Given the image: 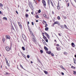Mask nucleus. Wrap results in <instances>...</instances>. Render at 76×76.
<instances>
[{
	"label": "nucleus",
	"instance_id": "obj_1",
	"mask_svg": "<svg viewBox=\"0 0 76 76\" xmlns=\"http://www.w3.org/2000/svg\"><path fill=\"white\" fill-rule=\"evenodd\" d=\"M32 38L33 39H32V40H33L34 41V42H35V41H36V40H35V36L33 35V34H32Z\"/></svg>",
	"mask_w": 76,
	"mask_h": 76
},
{
	"label": "nucleus",
	"instance_id": "obj_2",
	"mask_svg": "<svg viewBox=\"0 0 76 76\" xmlns=\"http://www.w3.org/2000/svg\"><path fill=\"white\" fill-rule=\"evenodd\" d=\"M42 2L44 6V7H45V6H46V2H45V1L44 0H43L42 1Z\"/></svg>",
	"mask_w": 76,
	"mask_h": 76
},
{
	"label": "nucleus",
	"instance_id": "obj_3",
	"mask_svg": "<svg viewBox=\"0 0 76 76\" xmlns=\"http://www.w3.org/2000/svg\"><path fill=\"white\" fill-rule=\"evenodd\" d=\"M45 33L46 37H47V38H48V39H50V37L48 34L45 32Z\"/></svg>",
	"mask_w": 76,
	"mask_h": 76
},
{
	"label": "nucleus",
	"instance_id": "obj_4",
	"mask_svg": "<svg viewBox=\"0 0 76 76\" xmlns=\"http://www.w3.org/2000/svg\"><path fill=\"white\" fill-rule=\"evenodd\" d=\"M6 62L7 63V65L8 66H10L9 64V63H8V61H7V58H5Z\"/></svg>",
	"mask_w": 76,
	"mask_h": 76
},
{
	"label": "nucleus",
	"instance_id": "obj_5",
	"mask_svg": "<svg viewBox=\"0 0 76 76\" xmlns=\"http://www.w3.org/2000/svg\"><path fill=\"white\" fill-rule=\"evenodd\" d=\"M22 37L24 40H26V36H25V35H22Z\"/></svg>",
	"mask_w": 76,
	"mask_h": 76
},
{
	"label": "nucleus",
	"instance_id": "obj_6",
	"mask_svg": "<svg viewBox=\"0 0 76 76\" xmlns=\"http://www.w3.org/2000/svg\"><path fill=\"white\" fill-rule=\"evenodd\" d=\"M6 39H10V37L9 35H7L6 36Z\"/></svg>",
	"mask_w": 76,
	"mask_h": 76
},
{
	"label": "nucleus",
	"instance_id": "obj_7",
	"mask_svg": "<svg viewBox=\"0 0 76 76\" xmlns=\"http://www.w3.org/2000/svg\"><path fill=\"white\" fill-rule=\"evenodd\" d=\"M6 50L7 51H9V50H10V48L9 47H6Z\"/></svg>",
	"mask_w": 76,
	"mask_h": 76
},
{
	"label": "nucleus",
	"instance_id": "obj_8",
	"mask_svg": "<svg viewBox=\"0 0 76 76\" xmlns=\"http://www.w3.org/2000/svg\"><path fill=\"white\" fill-rule=\"evenodd\" d=\"M55 24H58V25H60V23H59V22L58 21H56L53 24V25H55Z\"/></svg>",
	"mask_w": 76,
	"mask_h": 76
},
{
	"label": "nucleus",
	"instance_id": "obj_9",
	"mask_svg": "<svg viewBox=\"0 0 76 76\" xmlns=\"http://www.w3.org/2000/svg\"><path fill=\"white\" fill-rule=\"evenodd\" d=\"M28 4L30 8H31L32 7V5H31V2H30V1H28Z\"/></svg>",
	"mask_w": 76,
	"mask_h": 76
},
{
	"label": "nucleus",
	"instance_id": "obj_10",
	"mask_svg": "<svg viewBox=\"0 0 76 76\" xmlns=\"http://www.w3.org/2000/svg\"><path fill=\"white\" fill-rule=\"evenodd\" d=\"M60 8V5H59V4H58V6H57V9H58V10H59Z\"/></svg>",
	"mask_w": 76,
	"mask_h": 76
},
{
	"label": "nucleus",
	"instance_id": "obj_11",
	"mask_svg": "<svg viewBox=\"0 0 76 76\" xmlns=\"http://www.w3.org/2000/svg\"><path fill=\"white\" fill-rule=\"evenodd\" d=\"M42 36L43 37V38L44 39H45V40L46 39H47V37L45 36L44 35H43Z\"/></svg>",
	"mask_w": 76,
	"mask_h": 76
},
{
	"label": "nucleus",
	"instance_id": "obj_12",
	"mask_svg": "<svg viewBox=\"0 0 76 76\" xmlns=\"http://www.w3.org/2000/svg\"><path fill=\"white\" fill-rule=\"evenodd\" d=\"M46 53L48 54H50L51 53V52L50 51H47L46 52Z\"/></svg>",
	"mask_w": 76,
	"mask_h": 76
},
{
	"label": "nucleus",
	"instance_id": "obj_13",
	"mask_svg": "<svg viewBox=\"0 0 76 76\" xmlns=\"http://www.w3.org/2000/svg\"><path fill=\"white\" fill-rule=\"evenodd\" d=\"M21 53L22 56H23V57H24V58H26V56H25L23 53H22V52H21Z\"/></svg>",
	"mask_w": 76,
	"mask_h": 76
},
{
	"label": "nucleus",
	"instance_id": "obj_14",
	"mask_svg": "<svg viewBox=\"0 0 76 76\" xmlns=\"http://www.w3.org/2000/svg\"><path fill=\"white\" fill-rule=\"evenodd\" d=\"M43 16L45 18H47V15L45 14H43Z\"/></svg>",
	"mask_w": 76,
	"mask_h": 76
},
{
	"label": "nucleus",
	"instance_id": "obj_15",
	"mask_svg": "<svg viewBox=\"0 0 76 76\" xmlns=\"http://www.w3.org/2000/svg\"><path fill=\"white\" fill-rule=\"evenodd\" d=\"M71 45L72 47H75V44H74V43L73 42L72 43Z\"/></svg>",
	"mask_w": 76,
	"mask_h": 76
},
{
	"label": "nucleus",
	"instance_id": "obj_16",
	"mask_svg": "<svg viewBox=\"0 0 76 76\" xmlns=\"http://www.w3.org/2000/svg\"><path fill=\"white\" fill-rule=\"evenodd\" d=\"M60 67L62 69H63V70H66V69L64 68V67H63V66L62 65L60 66Z\"/></svg>",
	"mask_w": 76,
	"mask_h": 76
},
{
	"label": "nucleus",
	"instance_id": "obj_17",
	"mask_svg": "<svg viewBox=\"0 0 76 76\" xmlns=\"http://www.w3.org/2000/svg\"><path fill=\"white\" fill-rule=\"evenodd\" d=\"M56 49H57V51H60V50H61V49H60V48H58V47H56Z\"/></svg>",
	"mask_w": 76,
	"mask_h": 76
},
{
	"label": "nucleus",
	"instance_id": "obj_18",
	"mask_svg": "<svg viewBox=\"0 0 76 76\" xmlns=\"http://www.w3.org/2000/svg\"><path fill=\"white\" fill-rule=\"evenodd\" d=\"M50 3L51 5L53 7H54V5L53 4V2H52V1H51V0H50Z\"/></svg>",
	"mask_w": 76,
	"mask_h": 76
},
{
	"label": "nucleus",
	"instance_id": "obj_19",
	"mask_svg": "<svg viewBox=\"0 0 76 76\" xmlns=\"http://www.w3.org/2000/svg\"><path fill=\"white\" fill-rule=\"evenodd\" d=\"M3 19L4 20H7V18L5 17L3 18Z\"/></svg>",
	"mask_w": 76,
	"mask_h": 76
},
{
	"label": "nucleus",
	"instance_id": "obj_20",
	"mask_svg": "<svg viewBox=\"0 0 76 76\" xmlns=\"http://www.w3.org/2000/svg\"><path fill=\"white\" fill-rule=\"evenodd\" d=\"M64 27H65V28H66V29H68V28H67V26H66V25L65 24L64 25Z\"/></svg>",
	"mask_w": 76,
	"mask_h": 76
},
{
	"label": "nucleus",
	"instance_id": "obj_21",
	"mask_svg": "<svg viewBox=\"0 0 76 76\" xmlns=\"http://www.w3.org/2000/svg\"><path fill=\"white\" fill-rule=\"evenodd\" d=\"M48 4L49 5H50V0H48Z\"/></svg>",
	"mask_w": 76,
	"mask_h": 76
},
{
	"label": "nucleus",
	"instance_id": "obj_22",
	"mask_svg": "<svg viewBox=\"0 0 76 76\" xmlns=\"http://www.w3.org/2000/svg\"><path fill=\"white\" fill-rule=\"evenodd\" d=\"M20 67L21 68H22V69H24V70H26L24 68H23V66H22V65H21V64H20Z\"/></svg>",
	"mask_w": 76,
	"mask_h": 76
},
{
	"label": "nucleus",
	"instance_id": "obj_23",
	"mask_svg": "<svg viewBox=\"0 0 76 76\" xmlns=\"http://www.w3.org/2000/svg\"><path fill=\"white\" fill-rule=\"evenodd\" d=\"M45 23H47V22L46 21L44 20H43L42 22V23H43V24H44V25H45V24H44Z\"/></svg>",
	"mask_w": 76,
	"mask_h": 76
},
{
	"label": "nucleus",
	"instance_id": "obj_24",
	"mask_svg": "<svg viewBox=\"0 0 76 76\" xmlns=\"http://www.w3.org/2000/svg\"><path fill=\"white\" fill-rule=\"evenodd\" d=\"M42 41L43 44H45V45H46V43L45 42V41H44V40H43Z\"/></svg>",
	"mask_w": 76,
	"mask_h": 76
},
{
	"label": "nucleus",
	"instance_id": "obj_25",
	"mask_svg": "<svg viewBox=\"0 0 76 76\" xmlns=\"http://www.w3.org/2000/svg\"><path fill=\"white\" fill-rule=\"evenodd\" d=\"M44 72L45 74H46V75H47V74L48 73V72L45 71H44Z\"/></svg>",
	"mask_w": 76,
	"mask_h": 76
},
{
	"label": "nucleus",
	"instance_id": "obj_26",
	"mask_svg": "<svg viewBox=\"0 0 76 76\" xmlns=\"http://www.w3.org/2000/svg\"><path fill=\"white\" fill-rule=\"evenodd\" d=\"M45 31H48V27H46L45 28Z\"/></svg>",
	"mask_w": 76,
	"mask_h": 76
},
{
	"label": "nucleus",
	"instance_id": "obj_27",
	"mask_svg": "<svg viewBox=\"0 0 76 76\" xmlns=\"http://www.w3.org/2000/svg\"><path fill=\"white\" fill-rule=\"evenodd\" d=\"M74 64H76V61L75 60V59H74Z\"/></svg>",
	"mask_w": 76,
	"mask_h": 76
},
{
	"label": "nucleus",
	"instance_id": "obj_28",
	"mask_svg": "<svg viewBox=\"0 0 76 76\" xmlns=\"http://www.w3.org/2000/svg\"><path fill=\"white\" fill-rule=\"evenodd\" d=\"M19 26L20 29H22V25L21 24L20 25H19Z\"/></svg>",
	"mask_w": 76,
	"mask_h": 76
},
{
	"label": "nucleus",
	"instance_id": "obj_29",
	"mask_svg": "<svg viewBox=\"0 0 76 76\" xmlns=\"http://www.w3.org/2000/svg\"><path fill=\"white\" fill-rule=\"evenodd\" d=\"M58 20H60V17L59 16H58L57 17Z\"/></svg>",
	"mask_w": 76,
	"mask_h": 76
},
{
	"label": "nucleus",
	"instance_id": "obj_30",
	"mask_svg": "<svg viewBox=\"0 0 76 76\" xmlns=\"http://www.w3.org/2000/svg\"><path fill=\"white\" fill-rule=\"evenodd\" d=\"M44 49L45 50H46V51H48V49H47V48L46 47H45Z\"/></svg>",
	"mask_w": 76,
	"mask_h": 76
},
{
	"label": "nucleus",
	"instance_id": "obj_31",
	"mask_svg": "<svg viewBox=\"0 0 76 76\" xmlns=\"http://www.w3.org/2000/svg\"><path fill=\"white\" fill-rule=\"evenodd\" d=\"M22 49H23V51H25V48L24 47H22Z\"/></svg>",
	"mask_w": 76,
	"mask_h": 76
},
{
	"label": "nucleus",
	"instance_id": "obj_32",
	"mask_svg": "<svg viewBox=\"0 0 76 76\" xmlns=\"http://www.w3.org/2000/svg\"><path fill=\"white\" fill-rule=\"evenodd\" d=\"M3 5L1 3L0 4V7H3Z\"/></svg>",
	"mask_w": 76,
	"mask_h": 76
},
{
	"label": "nucleus",
	"instance_id": "obj_33",
	"mask_svg": "<svg viewBox=\"0 0 76 76\" xmlns=\"http://www.w3.org/2000/svg\"><path fill=\"white\" fill-rule=\"evenodd\" d=\"M73 72L74 73H73V74H74V75H76V71H74Z\"/></svg>",
	"mask_w": 76,
	"mask_h": 76
},
{
	"label": "nucleus",
	"instance_id": "obj_34",
	"mask_svg": "<svg viewBox=\"0 0 76 76\" xmlns=\"http://www.w3.org/2000/svg\"><path fill=\"white\" fill-rule=\"evenodd\" d=\"M3 42H4L5 41V38H3L2 39Z\"/></svg>",
	"mask_w": 76,
	"mask_h": 76
},
{
	"label": "nucleus",
	"instance_id": "obj_35",
	"mask_svg": "<svg viewBox=\"0 0 76 76\" xmlns=\"http://www.w3.org/2000/svg\"><path fill=\"white\" fill-rule=\"evenodd\" d=\"M25 16L26 18H28V14H26Z\"/></svg>",
	"mask_w": 76,
	"mask_h": 76
},
{
	"label": "nucleus",
	"instance_id": "obj_36",
	"mask_svg": "<svg viewBox=\"0 0 76 76\" xmlns=\"http://www.w3.org/2000/svg\"><path fill=\"white\" fill-rule=\"evenodd\" d=\"M27 57L28 58H29V57H30V56H29V55H27Z\"/></svg>",
	"mask_w": 76,
	"mask_h": 76
},
{
	"label": "nucleus",
	"instance_id": "obj_37",
	"mask_svg": "<svg viewBox=\"0 0 76 76\" xmlns=\"http://www.w3.org/2000/svg\"><path fill=\"white\" fill-rule=\"evenodd\" d=\"M47 26H48V24L47 23H46L45 26V28H46V27H47Z\"/></svg>",
	"mask_w": 76,
	"mask_h": 76
},
{
	"label": "nucleus",
	"instance_id": "obj_38",
	"mask_svg": "<svg viewBox=\"0 0 76 76\" xmlns=\"http://www.w3.org/2000/svg\"><path fill=\"white\" fill-rule=\"evenodd\" d=\"M36 18H39V16L38 15H37L35 16Z\"/></svg>",
	"mask_w": 76,
	"mask_h": 76
},
{
	"label": "nucleus",
	"instance_id": "obj_39",
	"mask_svg": "<svg viewBox=\"0 0 76 76\" xmlns=\"http://www.w3.org/2000/svg\"><path fill=\"white\" fill-rule=\"evenodd\" d=\"M64 54H65L66 55L67 54V53L66 52H64Z\"/></svg>",
	"mask_w": 76,
	"mask_h": 76
},
{
	"label": "nucleus",
	"instance_id": "obj_40",
	"mask_svg": "<svg viewBox=\"0 0 76 76\" xmlns=\"http://www.w3.org/2000/svg\"><path fill=\"white\" fill-rule=\"evenodd\" d=\"M18 22L19 25H21V23H20V22H19L18 21Z\"/></svg>",
	"mask_w": 76,
	"mask_h": 76
},
{
	"label": "nucleus",
	"instance_id": "obj_41",
	"mask_svg": "<svg viewBox=\"0 0 76 76\" xmlns=\"http://www.w3.org/2000/svg\"><path fill=\"white\" fill-rule=\"evenodd\" d=\"M41 10H39L38 11V13H41Z\"/></svg>",
	"mask_w": 76,
	"mask_h": 76
},
{
	"label": "nucleus",
	"instance_id": "obj_42",
	"mask_svg": "<svg viewBox=\"0 0 76 76\" xmlns=\"http://www.w3.org/2000/svg\"><path fill=\"white\" fill-rule=\"evenodd\" d=\"M46 42H48V39H47L45 40Z\"/></svg>",
	"mask_w": 76,
	"mask_h": 76
},
{
	"label": "nucleus",
	"instance_id": "obj_43",
	"mask_svg": "<svg viewBox=\"0 0 76 76\" xmlns=\"http://www.w3.org/2000/svg\"><path fill=\"white\" fill-rule=\"evenodd\" d=\"M51 55L52 56H54V54L52 53L51 54Z\"/></svg>",
	"mask_w": 76,
	"mask_h": 76
},
{
	"label": "nucleus",
	"instance_id": "obj_44",
	"mask_svg": "<svg viewBox=\"0 0 76 76\" xmlns=\"http://www.w3.org/2000/svg\"><path fill=\"white\" fill-rule=\"evenodd\" d=\"M40 52H41V53H43V51H42V50H40Z\"/></svg>",
	"mask_w": 76,
	"mask_h": 76
},
{
	"label": "nucleus",
	"instance_id": "obj_45",
	"mask_svg": "<svg viewBox=\"0 0 76 76\" xmlns=\"http://www.w3.org/2000/svg\"><path fill=\"white\" fill-rule=\"evenodd\" d=\"M56 46H57V47H59V44H58L56 45Z\"/></svg>",
	"mask_w": 76,
	"mask_h": 76
},
{
	"label": "nucleus",
	"instance_id": "obj_46",
	"mask_svg": "<svg viewBox=\"0 0 76 76\" xmlns=\"http://www.w3.org/2000/svg\"><path fill=\"white\" fill-rule=\"evenodd\" d=\"M5 68L6 69H7V66H5Z\"/></svg>",
	"mask_w": 76,
	"mask_h": 76
},
{
	"label": "nucleus",
	"instance_id": "obj_47",
	"mask_svg": "<svg viewBox=\"0 0 76 76\" xmlns=\"http://www.w3.org/2000/svg\"><path fill=\"white\" fill-rule=\"evenodd\" d=\"M64 18L65 19H66V18H66V17H64Z\"/></svg>",
	"mask_w": 76,
	"mask_h": 76
},
{
	"label": "nucleus",
	"instance_id": "obj_48",
	"mask_svg": "<svg viewBox=\"0 0 76 76\" xmlns=\"http://www.w3.org/2000/svg\"><path fill=\"white\" fill-rule=\"evenodd\" d=\"M32 25H34V22H31Z\"/></svg>",
	"mask_w": 76,
	"mask_h": 76
},
{
	"label": "nucleus",
	"instance_id": "obj_49",
	"mask_svg": "<svg viewBox=\"0 0 76 76\" xmlns=\"http://www.w3.org/2000/svg\"><path fill=\"white\" fill-rule=\"evenodd\" d=\"M16 13L18 15V11H16Z\"/></svg>",
	"mask_w": 76,
	"mask_h": 76
},
{
	"label": "nucleus",
	"instance_id": "obj_50",
	"mask_svg": "<svg viewBox=\"0 0 76 76\" xmlns=\"http://www.w3.org/2000/svg\"><path fill=\"white\" fill-rule=\"evenodd\" d=\"M31 13L32 15H34V12H31Z\"/></svg>",
	"mask_w": 76,
	"mask_h": 76
},
{
	"label": "nucleus",
	"instance_id": "obj_51",
	"mask_svg": "<svg viewBox=\"0 0 76 76\" xmlns=\"http://www.w3.org/2000/svg\"><path fill=\"white\" fill-rule=\"evenodd\" d=\"M61 28H63V26H61Z\"/></svg>",
	"mask_w": 76,
	"mask_h": 76
},
{
	"label": "nucleus",
	"instance_id": "obj_52",
	"mask_svg": "<svg viewBox=\"0 0 76 76\" xmlns=\"http://www.w3.org/2000/svg\"><path fill=\"white\" fill-rule=\"evenodd\" d=\"M66 2H68L69 0H65Z\"/></svg>",
	"mask_w": 76,
	"mask_h": 76
},
{
	"label": "nucleus",
	"instance_id": "obj_53",
	"mask_svg": "<svg viewBox=\"0 0 76 76\" xmlns=\"http://www.w3.org/2000/svg\"><path fill=\"white\" fill-rule=\"evenodd\" d=\"M61 74L62 75H64V73L63 72H62Z\"/></svg>",
	"mask_w": 76,
	"mask_h": 76
},
{
	"label": "nucleus",
	"instance_id": "obj_54",
	"mask_svg": "<svg viewBox=\"0 0 76 76\" xmlns=\"http://www.w3.org/2000/svg\"><path fill=\"white\" fill-rule=\"evenodd\" d=\"M68 7H69V3H68Z\"/></svg>",
	"mask_w": 76,
	"mask_h": 76
},
{
	"label": "nucleus",
	"instance_id": "obj_55",
	"mask_svg": "<svg viewBox=\"0 0 76 76\" xmlns=\"http://www.w3.org/2000/svg\"><path fill=\"white\" fill-rule=\"evenodd\" d=\"M58 35H59V36H61V34L60 33H59Z\"/></svg>",
	"mask_w": 76,
	"mask_h": 76
},
{
	"label": "nucleus",
	"instance_id": "obj_56",
	"mask_svg": "<svg viewBox=\"0 0 76 76\" xmlns=\"http://www.w3.org/2000/svg\"><path fill=\"white\" fill-rule=\"evenodd\" d=\"M8 72H6V75H8Z\"/></svg>",
	"mask_w": 76,
	"mask_h": 76
},
{
	"label": "nucleus",
	"instance_id": "obj_57",
	"mask_svg": "<svg viewBox=\"0 0 76 76\" xmlns=\"http://www.w3.org/2000/svg\"><path fill=\"white\" fill-rule=\"evenodd\" d=\"M35 3L36 4H37V1H35Z\"/></svg>",
	"mask_w": 76,
	"mask_h": 76
},
{
	"label": "nucleus",
	"instance_id": "obj_58",
	"mask_svg": "<svg viewBox=\"0 0 76 76\" xmlns=\"http://www.w3.org/2000/svg\"><path fill=\"white\" fill-rule=\"evenodd\" d=\"M52 14H53V15H54V12L52 11Z\"/></svg>",
	"mask_w": 76,
	"mask_h": 76
},
{
	"label": "nucleus",
	"instance_id": "obj_59",
	"mask_svg": "<svg viewBox=\"0 0 76 76\" xmlns=\"http://www.w3.org/2000/svg\"><path fill=\"white\" fill-rule=\"evenodd\" d=\"M26 12H28L29 11V10H26Z\"/></svg>",
	"mask_w": 76,
	"mask_h": 76
},
{
	"label": "nucleus",
	"instance_id": "obj_60",
	"mask_svg": "<svg viewBox=\"0 0 76 76\" xmlns=\"http://www.w3.org/2000/svg\"><path fill=\"white\" fill-rule=\"evenodd\" d=\"M73 69H76V67H75V66H73Z\"/></svg>",
	"mask_w": 76,
	"mask_h": 76
},
{
	"label": "nucleus",
	"instance_id": "obj_61",
	"mask_svg": "<svg viewBox=\"0 0 76 76\" xmlns=\"http://www.w3.org/2000/svg\"><path fill=\"white\" fill-rule=\"evenodd\" d=\"M71 68H72V69H73V66H72Z\"/></svg>",
	"mask_w": 76,
	"mask_h": 76
},
{
	"label": "nucleus",
	"instance_id": "obj_62",
	"mask_svg": "<svg viewBox=\"0 0 76 76\" xmlns=\"http://www.w3.org/2000/svg\"><path fill=\"white\" fill-rule=\"evenodd\" d=\"M1 13H2L1 11H0V14H1Z\"/></svg>",
	"mask_w": 76,
	"mask_h": 76
},
{
	"label": "nucleus",
	"instance_id": "obj_63",
	"mask_svg": "<svg viewBox=\"0 0 76 76\" xmlns=\"http://www.w3.org/2000/svg\"><path fill=\"white\" fill-rule=\"evenodd\" d=\"M36 22H38V20H36Z\"/></svg>",
	"mask_w": 76,
	"mask_h": 76
},
{
	"label": "nucleus",
	"instance_id": "obj_64",
	"mask_svg": "<svg viewBox=\"0 0 76 76\" xmlns=\"http://www.w3.org/2000/svg\"><path fill=\"white\" fill-rule=\"evenodd\" d=\"M75 57L76 58V55H75Z\"/></svg>",
	"mask_w": 76,
	"mask_h": 76
}]
</instances>
